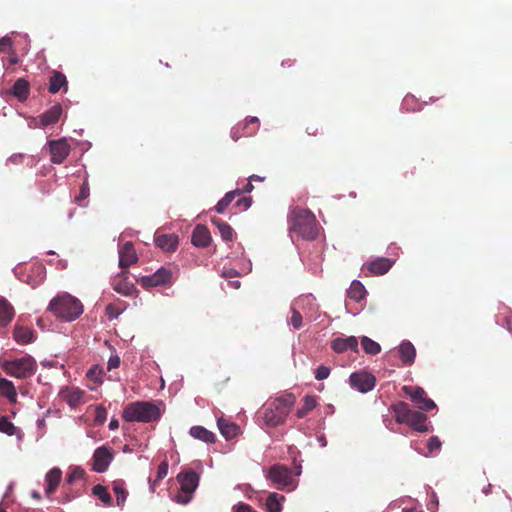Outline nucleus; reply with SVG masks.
<instances>
[{"label": "nucleus", "mask_w": 512, "mask_h": 512, "mask_svg": "<svg viewBox=\"0 0 512 512\" xmlns=\"http://www.w3.org/2000/svg\"><path fill=\"white\" fill-rule=\"evenodd\" d=\"M180 484V491L175 496V501L179 504L186 505L199 485V474L193 470H184L177 475Z\"/></svg>", "instance_id": "6"}, {"label": "nucleus", "mask_w": 512, "mask_h": 512, "mask_svg": "<svg viewBox=\"0 0 512 512\" xmlns=\"http://www.w3.org/2000/svg\"><path fill=\"white\" fill-rule=\"evenodd\" d=\"M366 293L364 285L358 280H354L347 291L348 297L357 302L363 300Z\"/></svg>", "instance_id": "35"}, {"label": "nucleus", "mask_w": 512, "mask_h": 512, "mask_svg": "<svg viewBox=\"0 0 512 512\" xmlns=\"http://www.w3.org/2000/svg\"><path fill=\"white\" fill-rule=\"evenodd\" d=\"M161 417V411L157 405L147 401H136L127 405L122 418L127 422L151 423Z\"/></svg>", "instance_id": "4"}, {"label": "nucleus", "mask_w": 512, "mask_h": 512, "mask_svg": "<svg viewBox=\"0 0 512 512\" xmlns=\"http://www.w3.org/2000/svg\"><path fill=\"white\" fill-rule=\"evenodd\" d=\"M30 85L24 78L15 81L12 87V94L20 101H25L29 97Z\"/></svg>", "instance_id": "29"}, {"label": "nucleus", "mask_w": 512, "mask_h": 512, "mask_svg": "<svg viewBox=\"0 0 512 512\" xmlns=\"http://www.w3.org/2000/svg\"><path fill=\"white\" fill-rule=\"evenodd\" d=\"M284 501H285V497L283 495H280L276 492L270 493L265 502L266 511L267 512H281L282 505H283Z\"/></svg>", "instance_id": "31"}, {"label": "nucleus", "mask_w": 512, "mask_h": 512, "mask_svg": "<svg viewBox=\"0 0 512 512\" xmlns=\"http://www.w3.org/2000/svg\"><path fill=\"white\" fill-rule=\"evenodd\" d=\"M330 375V368L324 365H320L315 372V378L317 380L327 379Z\"/></svg>", "instance_id": "46"}, {"label": "nucleus", "mask_w": 512, "mask_h": 512, "mask_svg": "<svg viewBox=\"0 0 512 512\" xmlns=\"http://www.w3.org/2000/svg\"><path fill=\"white\" fill-rule=\"evenodd\" d=\"M13 337L19 344H28L33 341L34 333L28 327L16 325L13 331Z\"/></svg>", "instance_id": "30"}, {"label": "nucleus", "mask_w": 512, "mask_h": 512, "mask_svg": "<svg viewBox=\"0 0 512 512\" xmlns=\"http://www.w3.org/2000/svg\"><path fill=\"white\" fill-rule=\"evenodd\" d=\"M237 196H241L240 189H235L233 191L226 193L225 196L216 204V212L220 214L223 213Z\"/></svg>", "instance_id": "36"}, {"label": "nucleus", "mask_w": 512, "mask_h": 512, "mask_svg": "<svg viewBox=\"0 0 512 512\" xmlns=\"http://www.w3.org/2000/svg\"><path fill=\"white\" fill-rule=\"evenodd\" d=\"M254 189V186L252 185V181L249 180V182L244 186L243 189H240L241 195L243 193H250Z\"/></svg>", "instance_id": "56"}, {"label": "nucleus", "mask_w": 512, "mask_h": 512, "mask_svg": "<svg viewBox=\"0 0 512 512\" xmlns=\"http://www.w3.org/2000/svg\"><path fill=\"white\" fill-rule=\"evenodd\" d=\"M61 114L62 106L59 103H57L40 116L41 124L43 126L55 124L56 122H58Z\"/></svg>", "instance_id": "25"}, {"label": "nucleus", "mask_w": 512, "mask_h": 512, "mask_svg": "<svg viewBox=\"0 0 512 512\" xmlns=\"http://www.w3.org/2000/svg\"><path fill=\"white\" fill-rule=\"evenodd\" d=\"M2 368L10 376L25 379L34 375L37 364L32 356L27 355L22 358L4 361Z\"/></svg>", "instance_id": "5"}, {"label": "nucleus", "mask_w": 512, "mask_h": 512, "mask_svg": "<svg viewBox=\"0 0 512 512\" xmlns=\"http://www.w3.org/2000/svg\"><path fill=\"white\" fill-rule=\"evenodd\" d=\"M290 231L305 240H314L319 234V224L311 211L296 207L291 211Z\"/></svg>", "instance_id": "2"}, {"label": "nucleus", "mask_w": 512, "mask_h": 512, "mask_svg": "<svg viewBox=\"0 0 512 512\" xmlns=\"http://www.w3.org/2000/svg\"><path fill=\"white\" fill-rule=\"evenodd\" d=\"M211 222L213 225H215L218 228L219 233L224 241H226V242L232 241L234 231L228 223L224 222L223 220H221L219 218H212Z\"/></svg>", "instance_id": "33"}, {"label": "nucleus", "mask_w": 512, "mask_h": 512, "mask_svg": "<svg viewBox=\"0 0 512 512\" xmlns=\"http://www.w3.org/2000/svg\"><path fill=\"white\" fill-rule=\"evenodd\" d=\"M295 403L296 397L293 393H284L269 400L263 408L264 424L271 428L283 425Z\"/></svg>", "instance_id": "1"}, {"label": "nucleus", "mask_w": 512, "mask_h": 512, "mask_svg": "<svg viewBox=\"0 0 512 512\" xmlns=\"http://www.w3.org/2000/svg\"><path fill=\"white\" fill-rule=\"evenodd\" d=\"M15 316V310L12 304L4 297L0 296V327L8 326Z\"/></svg>", "instance_id": "21"}, {"label": "nucleus", "mask_w": 512, "mask_h": 512, "mask_svg": "<svg viewBox=\"0 0 512 512\" xmlns=\"http://www.w3.org/2000/svg\"><path fill=\"white\" fill-rule=\"evenodd\" d=\"M172 271L161 267L155 271L152 275L141 277L138 282L143 288H152L162 285H167L171 282Z\"/></svg>", "instance_id": "9"}, {"label": "nucleus", "mask_w": 512, "mask_h": 512, "mask_svg": "<svg viewBox=\"0 0 512 512\" xmlns=\"http://www.w3.org/2000/svg\"><path fill=\"white\" fill-rule=\"evenodd\" d=\"M113 491L116 495L117 505L122 507L127 498V491L125 489V483L123 480H115L113 482Z\"/></svg>", "instance_id": "37"}, {"label": "nucleus", "mask_w": 512, "mask_h": 512, "mask_svg": "<svg viewBox=\"0 0 512 512\" xmlns=\"http://www.w3.org/2000/svg\"><path fill=\"white\" fill-rule=\"evenodd\" d=\"M402 390L412 399L414 403L419 405L421 410L430 411L436 407L434 401L426 396V392L423 388L403 386Z\"/></svg>", "instance_id": "10"}, {"label": "nucleus", "mask_w": 512, "mask_h": 512, "mask_svg": "<svg viewBox=\"0 0 512 512\" xmlns=\"http://www.w3.org/2000/svg\"><path fill=\"white\" fill-rule=\"evenodd\" d=\"M155 244L166 252H173L178 247V236L175 234L156 235Z\"/></svg>", "instance_id": "19"}, {"label": "nucleus", "mask_w": 512, "mask_h": 512, "mask_svg": "<svg viewBox=\"0 0 512 512\" xmlns=\"http://www.w3.org/2000/svg\"><path fill=\"white\" fill-rule=\"evenodd\" d=\"M391 410L394 412L395 420L399 424H405L413 412V410L409 408V405L403 401L393 404Z\"/></svg>", "instance_id": "22"}, {"label": "nucleus", "mask_w": 512, "mask_h": 512, "mask_svg": "<svg viewBox=\"0 0 512 512\" xmlns=\"http://www.w3.org/2000/svg\"><path fill=\"white\" fill-rule=\"evenodd\" d=\"M138 261V256L132 242H126L119 250V266L127 269Z\"/></svg>", "instance_id": "14"}, {"label": "nucleus", "mask_w": 512, "mask_h": 512, "mask_svg": "<svg viewBox=\"0 0 512 512\" xmlns=\"http://www.w3.org/2000/svg\"><path fill=\"white\" fill-rule=\"evenodd\" d=\"M503 322L507 330L512 333V313L509 312L507 315H505Z\"/></svg>", "instance_id": "55"}, {"label": "nucleus", "mask_w": 512, "mask_h": 512, "mask_svg": "<svg viewBox=\"0 0 512 512\" xmlns=\"http://www.w3.org/2000/svg\"><path fill=\"white\" fill-rule=\"evenodd\" d=\"M90 195V188L87 179L83 182L80 187L79 194L75 197V201L79 205H84L83 201H85Z\"/></svg>", "instance_id": "44"}, {"label": "nucleus", "mask_w": 512, "mask_h": 512, "mask_svg": "<svg viewBox=\"0 0 512 512\" xmlns=\"http://www.w3.org/2000/svg\"><path fill=\"white\" fill-rule=\"evenodd\" d=\"M229 284L234 289H238L240 287V281L239 280L230 281Z\"/></svg>", "instance_id": "61"}, {"label": "nucleus", "mask_w": 512, "mask_h": 512, "mask_svg": "<svg viewBox=\"0 0 512 512\" xmlns=\"http://www.w3.org/2000/svg\"><path fill=\"white\" fill-rule=\"evenodd\" d=\"M106 315L109 319H115L117 318L121 311L113 304H108L105 309Z\"/></svg>", "instance_id": "49"}, {"label": "nucleus", "mask_w": 512, "mask_h": 512, "mask_svg": "<svg viewBox=\"0 0 512 512\" xmlns=\"http://www.w3.org/2000/svg\"><path fill=\"white\" fill-rule=\"evenodd\" d=\"M440 447H441V442L438 439V437L432 436L429 439L428 444H427V448H428L429 452L433 453L434 451L439 450Z\"/></svg>", "instance_id": "50"}, {"label": "nucleus", "mask_w": 512, "mask_h": 512, "mask_svg": "<svg viewBox=\"0 0 512 512\" xmlns=\"http://www.w3.org/2000/svg\"><path fill=\"white\" fill-rule=\"evenodd\" d=\"M67 79L66 76L58 71H55L49 80L48 90L52 94H56L61 88L67 91Z\"/></svg>", "instance_id": "27"}, {"label": "nucleus", "mask_w": 512, "mask_h": 512, "mask_svg": "<svg viewBox=\"0 0 512 512\" xmlns=\"http://www.w3.org/2000/svg\"><path fill=\"white\" fill-rule=\"evenodd\" d=\"M49 146L51 161L55 164H61L70 153V146L65 139L51 141Z\"/></svg>", "instance_id": "13"}, {"label": "nucleus", "mask_w": 512, "mask_h": 512, "mask_svg": "<svg viewBox=\"0 0 512 512\" xmlns=\"http://www.w3.org/2000/svg\"><path fill=\"white\" fill-rule=\"evenodd\" d=\"M87 376L90 377L91 379H95L97 380V378L95 377L96 376V370L95 369H90L87 373Z\"/></svg>", "instance_id": "62"}, {"label": "nucleus", "mask_w": 512, "mask_h": 512, "mask_svg": "<svg viewBox=\"0 0 512 512\" xmlns=\"http://www.w3.org/2000/svg\"><path fill=\"white\" fill-rule=\"evenodd\" d=\"M118 426H119V423H118V420H116V419H112V420L110 421V423H109V428H110L111 430L117 429V428H118Z\"/></svg>", "instance_id": "59"}, {"label": "nucleus", "mask_w": 512, "mask_h": 512, "mask_svg": "<svg viewBox=\"0 0 512 512\" xmlns=\"http://www.w3.org/2000/svg\"><path fill=\"white\" fill-rule=\"evenodd\" d=\"M113 460V454L111 450L105 446H101L94 451L92 458V469L95 472H105L111 461Z\"/></svg>", "instance_id": "12"}, {"label": "nucleus", "mask_w": 512, "mask_h": 512, "mask_svg": "<svg viewBox=\"0 0 512 512\" xmlns=\"http://www.w3.org/2000/svg\"><path fill=\"white\" fill-rule=\"evenodd\" d=\"M32 497L39 500L41 498L40 493L37 491L32 492Z\"/></svg>", "instance_id": "63"}, {"label": "nucleus", "mask_w": 512, "mask_h": 512, "mask_svg": "<svg viewBox=\"0 0 512 512\" xmlns=\"http://www.w3.org/2000/svg\"><path fill=\"white\" fill-rule=\"evenodd\" d=\"M260 126L257 117H250L244 123H238L231 129V138L237 141L241 137H250L256 134Z\"/></svg>", "instance_id": "11"}, {"label": "nucleus", "mask_w": 512, "mask_h": 512, "mask_svg": "<svg viewBox=\"0 0 512 512\" xmlns=\"http://www.w3.org/2000/svg\"><path fill=\"white\" fill-rule=\"evenodd\" d=\"M120 365V358L115 355V356H111L108 360V363H107V368L108 370H112V369H116L118 368Z\"/></svg>", "instance_id": "53"}, {"label": "nucleus", "mask_w": 512, "mask_h": 512, "mask_svg": "<svg viewBox=\"0 0 512 512\" xmlns=\"http://www.w3.org/2000/svg\"><path fill=\"white\" fill-rule=\"evenodd\" d=\"M114 290L119 294L130 296L136 291V288L133 283L125 281L124 279L114 283Z\"/></svg>", "instance_id": "40"}, {"label": "nucleus", "mask_w": 512, "mask_h": 512, "mask_svg": "<svg viewBox=\"0 0 512 512\" xmlns=\"http://www.w3.org/2000/svg\"><path fill=\"white\" fill-rule=\"evenodd\" d=\"M232 512H257L251 505L239 502L232 507Z\"/></svg>", "instance_id": "47"}, {"label": "nucleus", "mask_w": 512, "mask_h": 512, "mask_svg": "<svg viewBox=\"0 0 512 512\" xmlns=\"http://www.w3.org/2000/svg\"><path fill=\"white\" fill-rule=\"evenodd\" d=\"M62 479V471L58 467L49 470L45 476V494L50 497L58 488Z\"/></svg>", "instance_id": "15"}, {"label": "nucleus", "mask_w": 512, "mask_h": 512, "mask_svg": "<svg viewBox=\"0 0 512 512\" xmlns=\"http://www.w3.org/2000/svg\"><path fill=\"white\" fill-rule=\"evenodd\" d=\"M399 357L405 365L414 363L416 350L413 344L409 341L402 342L399 346Z\"/></svg>", "instance_id": "24"}, {"label": "nucleus", "mask_w": 512, "mask_h": 512, "mask_svg": "<svg viewBox=\"0 0 512 512\" xmlns=\"http://www.w3.org/2000/svg\"><path fill=\"white\" fill-rule=\"evenodd\" d=\"M189 433L193 438L205 443H214L216 440L215 434L203 426H193L190 428Z\"/></svg>", "instance_id": "28"}, {"label": "nucleus", "mask_w": 512, "mask_h": 512, "mask_svg": "<svg viewBox=\"0 0 512 512\" xmlns=\"http://www.w3.org/2000/svg\"><path fill=\"white\" fill-rule=\"evenodd\" d=\"M266 478L270 480L277 489L283 490L289 488V490H292L295 488L291 470L282 464L272 465L267 472Z\"/></svg>", "instance_id": "7"}, {"label": "nucleus", "mask_w": 512, "mask_h": 512, "mask_svg": "<svg viewBox=\"0 0 512 512\" xmlns=\"http://www.w3.org/2000/svg\"><path fill=\"white\" fill-rule=\"evenodd\" d=\"M252 204V198L251 197H241L239 198L236 203H235V206L238 207L240 210H246L248 209Z\"/></svg>", "instance_id": "48"}, {"label": "nucleus", "mask_w": 512, "mask_h": 512, "mask_svg": "<svg viewBox=\"0 0 512 512\" xmlns=\"http://www.w3.org/2000/svg\"><path fill=\"white\" fill-rule=\"evenodd\" d=\"M306 132L311 136H318L322 134V129L317 124H310L306 127Z\"/></svg>", "instance_id": "52"}, {"label": "nucleus", "mask_w": 512, "mask_h": 512, "mask_svg": "<svg viewBox=\"0 0 512 512\" xmlns=\"http://www.w3.org/2000/svg\"><path fill=\"white\" fill-rule=\"evenodd\" d=\"M361 345L366 354L377 355L381 351L379 343L375 342L367 336L361 338Z\"/></svg>", "instance_id": "39"}, {"label": "nucleus", "mask_w": 512, "mask_h": 512, "mask_svg": "<svg viewBox=\"0 0 512 512\" xmlns=\"http://www.w3.org/2000/svg\"><path fill=\"white\" fill-rule=\"evenodd\" d=\"M303 405L297 409L296 417L301 419L304 418L309 412H311L317 406L316 396L306 395L303 398Z\"/></svg>", "instance_id": "34"}, {"label": "nucleus", "mask_w": 512, "mask_h": 512, "mask_svg": "<svg viewBox=\"0 0 512 512\" xmlns=\"http://www.w3.org/2000/svg\"><path fill=\"white\" fill-rule=\"evenodd\" d=\"M291 312L292 315L289 323L294 329L298 330L302 327V315L295 308H292Z\"/></svg>", "instance_id": "45"}, {"label": "nucleus", "mask_w": 512, "mask_h": 512, "mask_svg": "<svg viewBox=\"0 0 512 512\" xmlns=\"http://www.w3.org/2000/svg\"><path fill=\"white\" fill-rule=\"evenodd\" d=\"M0 512H7L6 509L2 505H0Z\"/></svg>", "instance_id": "64"}, {"label": "nucleus", "mask_w": 512, "mask_h": 512, "mask_svg": "<svg viewBox=\"0 0 512 512\" xmlns=\"http://www.w3.org/2000/svg\"><path fill=\"white\" fill-rule=\"evenodd\" d=\"M237 275V272L233 269L227 270L223 272V276L225 278H232Z\"/></svg>", "instance_id": "57"}, {"label": "nucleus", "mask_w": 512, "mask_h": 512, "mask_svg": "<svg viewBox=\"0 0 512 512\" xmlns=\"http://www.w3.org/2000/svg\"><path fill=\"white\" fill-rule=\"evenodd\" d=\"M349 383L352 388L357 389L359 392L367 393L375 387L376 378L373 374L360 370L350 375Z\"/></svg>", "instance_id": "8"}, {"label": "nucleus", "mask_w": 512, "mask_h": 512, "mask_svg": "<svg viewBox=\"0 0 512 512\" xmlns=\"http://www.w3.org/2000/svg\"><path fill=\"white\" fill-rule=\"evenodd\" d=\"M118 277L120 278V280H124L125 281H128V271L127 269H122V271L118 274Z\"/></svg>", "instance_id": "58"}, {"label": "nucleus", "mask_w": 512, "mask_h": 512, "mask_svg": "<svg viewBox=\"0 0 512 512\" xmlns=\"http://www.w3.org/2000/svg\"><path fill=\"white\" fill-rule=\"evenodd\" d=\"M107 417V411L103 407H97L96 408V414H95V422L98 424H103L106 421Z\"/></svg>", "instance_id": "51"}, {"label": "nucleus", "mask_w": 512, "mask_h": 512, "mask_svg": "<svg viewBox=\"0 0 512 512\" xmlns=\"http://www.w3.org/2000/svg\"><path fill=\"white\" fill-rule=\"evenodd\" d=\"M0 396L7 398L11 403H15L17 400L14 384L5 378H0Z\"/></svg>", "instance_id": "32"}, {"label": "nucleus", "mask_w": 512, "mask_h": 512, "mask_svg": "<svg viewBox=\"0 0 512 512\" xmlns=\"http://www.w3.org/2000/svg\"><path fill=\"white\" fill-rule=\"evenodd\" d=\"M48 309L59 319L73 321L83 313L82 303L68 293H62L54 297Z\"/></svg>", "instance_id": "3"}, {"label": "nucleus", "mask_w": 512, "mask_h": 512, "mask_svg": "<svg viewBox=\"0 0 512 512\" xmlns=\"http://www.w3.org/2000/svg\"><path fill=\"white\" fill-rule=\"evenodd\" d=\"M331 348L336 353H343L347 350L357 352L358 340L355 336H349L347 338H336L331 342Z\"/></svg>", "instance_id": "17"}, {"label": "nucleus", "mask_w": 512, "mask_h": 512, "mask_svg": "<svg viewBox=\"0 0 512 512\" xmlns=\"http://www.w3.org/2000/svg\"><path fill=\"white\" fill-rule=\"evenodd\" d=\"M393 265V261L388 258H378L367 264V269L373 275H383L387 273Z\"/></svg>", "instance_id": "23"}, {"label": "nucleus", "mask_w": 512, "mask_h": 512, "mask_svg": "<svg viewBox=\"0 0 512 512\" xmlns=\"http://www.w3.org/2000/svg\"><path fill=\"white\" fill-rule=\"evenodd\" d=\"M12 47L11 38L5 36L0 39V52H5L7 48Z\"/></svg>", "instance_id": "54"}, {"label": "nucleus", "mask_w": 512, "mask_h": 512, "mask_svg": "<svg viewBox=\"0 0 512 512\" xmlns=\"http://www.w3.org/2000/svg\"><path fill=\"white\" fill-rule=\"evenodd\" d=\"M211 234L208 228L204 225H197L192 233L191 241L196 247H207L211 242Z\"/></svg>", "instance_id": "16"}, {"label": "nucleus", "mask_w": 512, "mask_h": 512, "mask_svg": "<svg viewBox=\"0 0 512 512\" xmlns=\"http://www.w3.org/2000/svg\"><path fill=\"white\" fill-rule=\"evenodd\" d=\"M0 432L8 436L17 435L20 429L17 428L6 416L0 418Z\"/></svg>", "instance_id": "41"}, {"label": "nucleus", "mask_w": 512, "mask_h": 512, "mask_svg": "<svg viewBox=\"0 0 512 512\" xmlns=\"http://www.w3.org/2000/svg\"><path fill=\"white\" fill-rule=\"evenodd\" d=\"M168 468H169V464H168L167 460H164L159 464L158 469H157L156 478L153 481H151V479H149L150 490L152 492L155 491V488L159 485V482L167 476Z\"/></svg>", "instance_id": "38"}, {"label": "nucleus", "mask_w": 512, "mask_h": 512, "mask_svg": "<svg viewBox=\"0 0 512 512\" xmlns=\"http://www.w3.org/2000/svg\"><path fill=\"white\" fill-rule=\"evenodd\" d=\"M92 493L99 498L106 506H111L112 498L107 491V488L97 484L92 488Z\"/></svg>", "instance_id": "42"}, {"label": "nucleus", "mask_w": 512, "mask_h": 512, "mask_svg": "<svg viewBox=\"0 0 512 512\" xmlns=\"http://www.w3.org/2000/svg\"><path fill=\"white\" fill-rule=\"evenodd\" d=\"M249 180L250 181H259V182H262L265 180V177H261V176H258V175H251L249 176Z\"/></svg>", "instance_id": "60"}, {"label": "nucleus", "mask_w": 512, "mask_h": 512, "mask_svg": "<svg viewBox=\"0 0 512 512\" xmlns=\"http://www.w3.org/2000/svg\"><path fill=\"white\" fill-rule=\"evenodd\" d=\"M86 472L81 467H74L66 476V483L73 484L76 480L83 479Z\"/></svg>", "instance_id": "43"}, {"label": "nucleus", "mask_w": 512, "mask_h": 512, "mask_svg": "<svg viewBox=\"0 0 512 512\" xmlns=\"http://www.w3.org/2000/svg\"><path fill=\"white\" fill-rule=\"evenodd\" d=\"M61 395L63 400H65L70 407L74 408L82 402L84 392L79 388H71L63 391Z\"/></svg>", "instance_id": "26"}, {"label": "nucleus", "mask_w": 512, "mask_h": 512, "mask_svg": "<svg viewBox=\"0 0 512 512\" xmlns=\"http://www.w3.org/2000/svg\"><path fill=\"white\" fill-rule=\"evenodd\" d=\"M217 425H218L221 435L226 440H231L239 434V431H240L239 426L236 423L231 422L223 417H220L217 420Z\"/></svg>", "instance_id": "18"}, {"label": "nucleus", "mask_w": 512, "mask_h": 512, "mask_svg": "<svg viewBox=\"0 0 512 512\" xmlns=\"http://www.w3.org/2000/svg\"><path fill=\"white\" fill-rule=\"evenodd\" d=\"M427 419L428 418L426 414L413 410L410 417L408 418V421L405 424H407L417 432H426L429 430Z\"/></svg>", "instance_id": "20"}]
</instances>
